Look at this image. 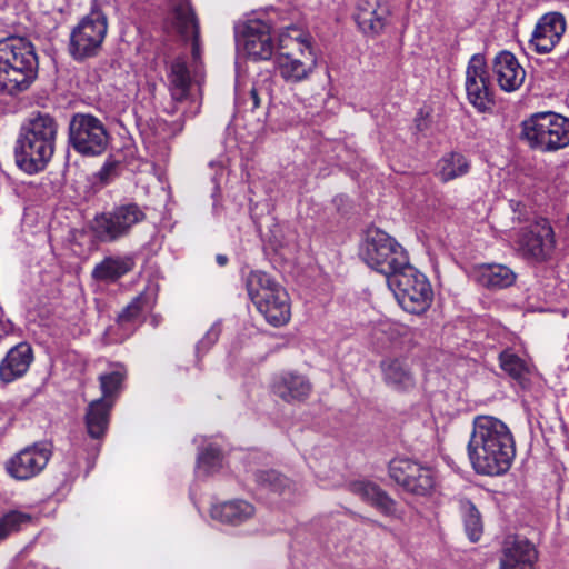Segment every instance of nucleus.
Listing matches in <instances>:
<instances>
[{
	"label": "nucleus",
	"mask_w": 569,
	"mask_h": 569,
	"mask_svg": "<svg viewBox=\"0 0 569 569\" xmlns=\"http://www.w3.org/2000/svg\"><path fill=\"white\" fill-rule=\"evenodd\" d=\"M436 493H438L436 490V485L429 483V493H428L429 499L433 498L436 505H442L447 500V497L442 493H439L436 497Z\"/></svg>",
	"instance_id": "a19ab883"
},
{
	"label": "nucleus",
	"mask_w": 569,
	"mask_h": 569,
	"mask_svg": "<svg viewBox=\"0 0 569 569\" xmlns=\"http://www.w3.org/2000/svg\"><path fill=\"white\" fill-rule=\"evenodd\" d=\"M492 69L499 87L507 92L519 89L526 78L525 69L509 51H502L495 58Z\"/></svg>",
	"instance_id": "aec40b11"
},
{
	"label": "nucleus",
	"mask_w": 569,
	"mask_h": 569,
	"mask_svg": "<svg viewBox=\"0 0 569 569\" xmlns=\"http://www.w3.org/2000/svg\"><path fill=\"white\" fill-rule=\"evenodd\" d=\"M237 41L248 57L254 60H268L274 50L270 26L258 19L249 20L243 26Z\"/></svg>",
	"instance_id": "ddd939ff"
},
{
	"label": "nucleus",
	"mask_w": 569,
	"mask_h": 569,
	"mask_svg": "<svg viewBox=\"0 0 569 569\" xmlns=\"http://www.w3.org/2000/svg\"><path fill=\"white\" fill-rule=\"evenodd\" d=\"M246 288L251 301L268 323L281 327L289 322L291 318L289 295L268 273L251 271L247 276Z\"/></svg>",
	"instance_id": "39448f33"
},
{
	"label": "nucleus",
	"mask_w": 569,
	"mask_h": 569,
	"mask_svg": "<svg viewBox=\"0 0 569 569\" xmlns=\"http://www.w3.org/2000/svg\"><path fill=\"white\" fill-rule=\"evenodd\" d=\"M167 77L172 99L174 101L187 99L190 91L191 77L183 57H177L171 61Z\"/></svg>",
	"instance_id": "cd10ccee"
},
{
	"label": "nucleus",
	"mask_w": 569,
	"mask_h": 569,
	"mask_svg": "<svg viewBox=\"0 0 569 569\" xmlns=\"http://www.w3.org/2000/svg\"><path fill=\"white\" fill-rule=\"evenodd\" d=\"M389 13L386 0H359L356 21L365 34L375 36L383 30Z\"/></svg>",
	"instance_id": "6ab92c4d"
},
{
	"label": "nucleus",
	"mask_w": 569,
	"mask_h": 569,
	"mask_svg": "<svg viewBox=\"0 0 569 569\" xmlns=\"http://www.w3.org/2000/svg\"><path fill=\"white\" fill-rule=\"evenodd\" d=\"M386 327L387 325L386 323H381L379 325V327L375 328L373 329V332H372V339H373V343L376 346H380L383 343V338L382 336L386 333Z\"/></svg>",
	"instance_id": "ea45409f"
},
{
	"label": "nucleus",
	"mask_w": 569,
	"mask_h": 569,
	"mask_svg": "<svg viewBox=\"0 0 569 569\" xmlns=\"http://www.w3.org/2000/svg\"><path fill=\"white\" fill-rule=\"evenodd\" d=\"M221 453L216 447H208L199 453L197 467L206 475L212 473L221 467Z\"/></svg>",
	"instance_id": "c9c22d12"
},
{
	"label": "nucleus",
	"mask_w": 569,
	"mask_h": 569,
	"mask_svg": "<svg viewBox=\"0 0 569 569\" xmlns=\"http://www.w3.org/2000/svg\"><path fill=\"white\" fill-rule=\"evenodd\" d=\"M467 449L476 472L489 476L505 473L516 455L509 428L491 416L475 418Z\"/></svg>",
	"instance_id": "f03ea898"
},
{
	"label": "nucleus",
	"mask_w": 569,
	"mask_h": 569,
	"mask_svg": "<svg viewBox=\"0 0 569 569\" xmlns=\"http://www.w3.org/2000/svg\"><path fill=\"white\" fill-rule=\"evenodd\" d=\"M38 59L32 43L22 37L0 40V87L9 93L24 90L36 78Z\"/></svg>",
	"instance_id": "20e7f679"
},
{
	"label": "nucleus",
	"mask_w": 569,
	"mask_h": 569,
	"mask_svg": "<svg viewBox=\"0 0 569 569\" xmlns=\"http://www.w3.org/2000/svg\"><path fill=\"white\" fill-rule=\"evenodd\" d=\"M273 392L288 403L305 401L311 393L312 386L309 379L297 372H283L276 378Z\"/></svg>",
	"instance_id": "412c9836"
},
{
	"label": "nucleus",
	"mask_w": 569,
	"mask_h": 569,
	"mask_svg": "<svg viewBox=\"0 0 569 569\" xmlns=\"http://www.w3.org/2000/svg\"><path fill=\"white\" fill-rule=\"evenodd\" d=\"M216 260H217L218 264L221 266V267L226 266L227 262H228V258L224 254H218L216 257Z\"/></svg>",
	"instance_id": "37998d69"
},
{
	"label": "nucleus",
	"mask_w": 569,
	"mask_h": 569,
	"mask_svg": "<svg viewBox=\"0 0 569 569\" xmlns=\"http://www.w3.org/2000/svg\"><path fill=\"white\" fill-rule=\"evenodd\" d=\"M133 261L128 257H107L98 263L92 277L100 281H114L132 269Z\"/></svg>",
	"instance_id": "c756f323"
},
{
	"label": "nucleus",
	"mask_w": 569,
	"mask_h": 569,
	"mask_svg": "<svg viewBox=\"0 0 569 569\" xmlns=\"http://www.w3.org/2000/svg\"><path fill=\"white\" fill-rule=\"evenodd\" d=\"M520 246L526 254L537 260L547 259L555 248L553 230L549 221L543 218L535 220L522 233Z\"/></svg>",
	"instance_id": "dca6fc26"
},
{
	"label": "nucleus",
	"mask_w": 569,
	"mask_h": 569,
	"mask_svg": "<svg viewBox=\"0 0 569 569\" xmlns=\"http://www.w3.org/2000/svg\"><path fill=\"white\" fill-rule=\"evenodd\" d=\"M113 402L100 398L89 403L86 413V427L90 437L100 439L104 436L109 425V413Z\"/></svg>",
	"instance_id": "a878e982"
},
{
	"label": "nucleus",
	"mask_w": 569,
	"mask_h": 569,
	"mask_svg": "<svg viewBox=\"0 0 569 569\" xmlns=\"http://www.w3.org/2000/svg\"><path fill=\"white\" fill-rule=\"evenodd\" d=\"M266 477V481L270 483L272 491L279 492L280 495L283 493L284 487L288 486V479L286 477H282L273 471L268 472Z\"/></svg>",
	"instance_id": "4c0bfd02"
},
{
	"label": "nucleus",
	"mask_w": 569,
	"mask_h": 569,
	"mask_svg": "<svg viewBox=\"0 0 569 569\" xmlns=\"http://www.w3.org/2000/svg\"><path fill=\"white\" fill-rule=\"evenodd\" d=\"M565 31L566 20L561 13H546L538 20L529 43L537 53H549L559 43Z\"/></svg>",
	"instance_id": "2eb2a0df"
},
{
	"label": "nucleus",
	"mask_w": 569,
	"mask_h": 569,
	"mask_svg": "<svg viewBox=\"0 0 569 569\" xmlns=\"http://www.w3.org/2000/svg\"><path fill=\"white\" fill-rule=\"evenodd\" d=\"M127 370L122 365L113 366L110 372L100 375L99 381L102 391V398L109 399L117 393L126 378Z\"/></svg>",
	"instance_id": "72a5a7b5"
},
{
	"label": "nucleus",
	"mask_w": 569,
	"mask_h": 569,
	"mask_svg": "<svg viewBox=\"0 0 569 569\" xmlns=\"http://www.w3.org/2000/svg\"><path fill=\"white\" fill-rule=\"evenodd\" d=\"M383 381L396 390H408L415 386V377L402 358H386L380 362Z\"/></svg>",
	"instance_id": "b1692460"
},
{
	"label": "nucleus",
	"mask_w": 569,
	"mask_h": 569,
	"mask_svg": "<svg viewBox=\"0 0 569 569\" xmlns=\"http://www.w3.org/2000/svg\"><path fill=\"white\" fill-rule=\"evenodd\" d=\"M69 141L82 156H99L107 149L108 131L100 119L89 113H76L69 124Z\"/></svg>",
	"instance_id": "6e6552de"
},
{
	"label": "nucleus",
	"mask_w": 569,
	"mask_h": 569,
	"mask_svg": "<svg viewBox=\"0 0 569 569\" xmlns=\"http://www.w3.org/2000/svg\"><path fill=\"white\" fill-rule=\"evenodd\" d=\"M521 138L531 149L553 152L569 144V119L551 112H537L521 123Z\"/></svg>",
	"instance_id": "0eeeda50"
},
{
	"label": "nucleus",
	"mask_w": 569,
	"mask_h": 569,
	"mask_svg": "<svg viewBox=\"0 0 569 569\" xmlns=\"http://www.w3.org/2000/svg\"><path fill=\"white\" fill-rule=\"evenodd\" d=\"M470 161L459 152L445 154L437 163L435 174L442 182L457 179L468 173Z\"/></svg>",
	"instance_id": "c85d7f7f"
},
{
	"label": "nucleus",
	"mask_w": 569,
	"mask_h": 569,
	"mask_svg": "<svg viewBox=\"0 0 569 569\" xmlns=\"http://www.w3.org/2000/svg\"><path fill=\"white\" fill-rule=\"evenodd\" d=\"M58 133V123L48 113L28 119L20 129L14 146L17 166L29 174L42 171L51 160Z\"/></svg>",
	"instance_id": "7ed1b4c3"
},
{
	"label": "nucleus",
	"mask_w": 569,
	"mask_h": 569,
	"mask_svg": "<svg viewBox=\"0 0 569 569\" xmlns=\"http://www.w3.org/2000/svg\"><path fill=\"white\" fill-rule=\"evenodd\" d=\"M272 79L270 76H264L258 82L253 84L250 90V99L252 101L251 109L254 110L260 107L261 97H269L271 89Z\"/></svg>",
	"instance_id": "e433bc0d"
},
{
	"label": "nucleus",
	"mask_w": 569,
	"mask_h": 569,
	"mask_svg": "<svg viewBox=\"0 0 569 569\" xmlns=\"http://www.w3.org/2000/svg\"><path fill=\"white\" fill-rule=\"evenodd\" d=\"M34 517L21 510H10L0 516V540L29 527Z\"/></svg>",
	"instance_id": "7c9ffc66"
},
{
	"label": "nucleus",
	"mask_w": 569,
	"mask_h": 569,
	"mask_svg": "<svg viewBox=\"0 0 569 569\" xmlns=\"http://www.w3.org/2000/svg\"><path fill=\"white\" fill-rule=\"evenodd\" d=\"M51 451L43 445H32L16 453L7 462L8 473L17 480H28L47 466Z\"/></svg>",
	"instance_id": "4468645a"
},
{
	"label": "nucleus",
	"mask_w": 569,
	"mask_h": 569,
	"mask_svg": "<svg viewBox=\"0 0 569 569\" xmlns=\"http://www.w3.org/2000/svg\"><path fill=\"white\" fill-rule=\"evenodd\" d=\"M348 489L360 497L365 502L373 506L386 516L396 513V502L378 485L368 480H356L349 483Z\"/></svg>",
	"instance_id": "5701e85b"
},
{
	"label": "nucleus",
	"mask_w": 569,
	"mask_h": 569,
	"mask_svg": "<svg viewBox=\"0 0 569 569\" xmlns=\"http://www.w3.org/2000/svg\"><path fill=\"white\" fill-rule=\"evenodd\" d=\"M445 433H446L445 429L442 431H440L438 428L436 429V438L439 443L438 450H441L440 445L442 443V441L445 439Z\"/></svg>",
	"instance_id": "79ce46f5"
},
{
	"label": "nucleus",
	"mask_w": 569,
	"mask_h": 569,
	"mask_svg": "<svg viewBox=\"0 0 569 569\" xmlns=\"http://www.w3.org/2000/svg\"><path fill=\"white\" fill-rule=\"evenodd\" d=\"M460 510L469 539L472 542L478 541L483 531L482 519L479 510L469 500L460 501Z\"/></svg>",
	"instance_id": "2f4dec72"
},
{
	"label": "nucleus",
	"mask_w": 569,
	"mask_h": 569,
	"mask_svg": "<svg viewBox=\"0 0 569 569\" xmlns=\"http://www.w3.org/2000/svg\"><path fill=\"white\" fill-rule=\"evenodd\" d=\"M254 512L256 509L250 502L236 499L213 506L211 517L229 525H240L252 518Z\"/></svg>",
	"instance_id": "393cba45"
},
{
	"label": "nucleus",
	"mask_w": 569,
	"mask_h": 569,
	"mask_svg": "<svg viewBox=\"0 0 569 569\" xmlns=\"http://www.w3.org/2000/svg\"><path fill=\"white\" fill-rule=\"evenodd\" d=\"M538 551L526 538H507L500 557V569H537Z\"/></svg>",
	"instance_id": "f3484780"
},
{
	"label": "nucleus",
	"mask_w": 569,
	"mask_h": 569,
	"mask_svg": "<svg viewBox=\"0 0 569 569\" xmlns=\"http://www.w3.org/2000/svg\"><path fill=\"white\" fill-rule=\"evenodd\" d=\"M166 28L179 34L184 41H191V54L194 62L201 59L199 24L188 0H179L166 21Z\"/></svg>",
	"instance_id": "f8f14e48"
},
{
	"label": "nucleus",
	"mask_w": 569,
	"mask_h": 569,
	"mask_svg": "<svg viewBox=\"0 0 569 569\" xmlns=\"http://www.w3.org/2000/svg\"><path fill=\"white\" fill-rule=\"evenodd\" d=\"M146 307V297H136L118 316V325L132 331L141 322V312Z\"/></svg>",
	"instance_id": "473e14b6"
},
{
	"label": "nucleus",
	"mask_w": 569,
	"mask_h": 569,
	"mask_svg": "<svg viewBox=\"0 0 569 569\" xmlns=\"http://www.w3.org/2000/svg\"><path fill=\"white\" fill-rule=\"evenodd\" d=\"M219 333H220L219 329L217 327H212L207 332L204 338L200 341V346H207V345L214 343L218 340V338H219Z\"/></svg>",
	"instance_id": "58836bf2"
},
{
	"label": "nucleus",
	"mask_w": 569,
	"mask_h": 569,
	"mask_svg": "<svg viewBox=\"0 0 569 569\" xmlns=\"http://www.w3.org/2000/svg\"><path fill=\"white\" fill-rule=\"evenodd\" d=\"M360 256L386 277L403 310L418 316L427 310V278L410 264L406 249L393 237L378 228L368 229Z\"/></svg>",
	"instance_id": "f257e3e1"
},
{
	"label": "nucleus",
	"mask_w": 569,
	"mask_h": 569,
	"mask_svg": "<svg viewBox=\"0 0 569 569\" xmlns=\"http://www.w3.org/2000/svg\"><path fill=\"white\" fill-rule=\"evenodd\" d=\"M423 468L406 458H396L389 463V476L406 490L423 496L426 493L427 477L422 475Z\"/></svg>",
	"instance_id": "a211bd4d"
},
{
	"label": "nucleus",
	"mask_w": 569,
	"mask_h": 569,
	"mask_svg": "<svg viewBox=\"0 0 569 569\" xmlns=\"http://www.w3.org/2000/svg\"><path fill=\"white\" fill-rule=\"evenodd\" d=\"M32 361V349L28 343H19L11 348L0 363V379L12 382L22 377Z\"/></svg>",
	"instance_id": "4be33fe9"
},
{
	"label": "nucleus",
	"mask_w": 569,
	"mask_h": 569,
	"mask_svg": "<svg viewBox=\"0 0 569 569\" xmlns=\"http://www.w3.org/2000/svg\"><path fill=\"white\" fill-rule=\"evenodd\" d=\"M144 219L146 213L138 204L127 203L96 216L91 229L101 242H114L129 234Z\"/></svg>",
	"instance_id": "1a4fd4ad"
},
{
	"label": "nucleus",
	"mask_w": 569,
	"mask_h": 569,
	"mask_svg": "<svg viewBox=\"0 0 569 569\" xmlns=\"http://www.w3.org/2000/svg\"><path fill=\"white\" fill-rule=\"evenodd\" d=\"M466 91L469 102L480 112L490 110L493 99L489 89V78L485 58L475 54L466 70Z\"/></svg>",
	"instance_id": "9b49d317"
},
{
	"label": "nucleus",
	"mask_w": 569,
	"mask_h": 569,
	"mask_svg": "<svg viewBox=\"0 0 569 569\" xmlns=\"http://www.w3.org/2000/svg\"><path fill=\"white\" fill-rule=\"evenodd\" d=\"M280 48L293 47L296 51L280 53L276 58V67L288 83L307 80L317 67V54L309 38L296 28H289L279 39Z\"/></svg>",
	"instance_id": "423d86ee"
},
{
	"label": "nucleus",
	"mask_w": 569,
	"mask_h": 569,
	"mask_svg": "<svg viewBox=\"0 0 569 569\" xmlns=\"http://www.w3.org/2000/svg\"><path fill=\"white\" fill-rule=\"evenodd\" d=\"M500 368L516 380L523 379L527 373V366L525 361L516 353L506 350L499 356Z\"/></svg>",
	"instance_id": "f704fd0d"
},
{
	"label": "nucleus",
	"mask_w": 569,
	"mask_h": 569,
	"mask_svg": "<svg viewBox=\"0 0 569 569\" xmlns=\"http://www.w3.org/2000/svg\"><path fill=\"white\" fill-rule=\"evenodd\" d=\"M476 281L488 289H502L516 280L515 272L503 264H481L475 271Z\"/></svg>",
	"instance_id": "bb28decb"
},
{
	"label": "nucleus",
	"mask_w": 569,
	"mask_h": 569,
	"mask_svg": "<svg viewBox=\"0 0 569 569\" xmlns=\"http://www.w3.org/2000/svg\"><path fill=\"white\" fill-rule=\"evenodd\" d=\"M108 29L107 17L101 10H91L73 28L69 51L76 60L93 57L100 50Z\"/></svg>",
	"instance_id": "9d476101"
}]
</instances>
